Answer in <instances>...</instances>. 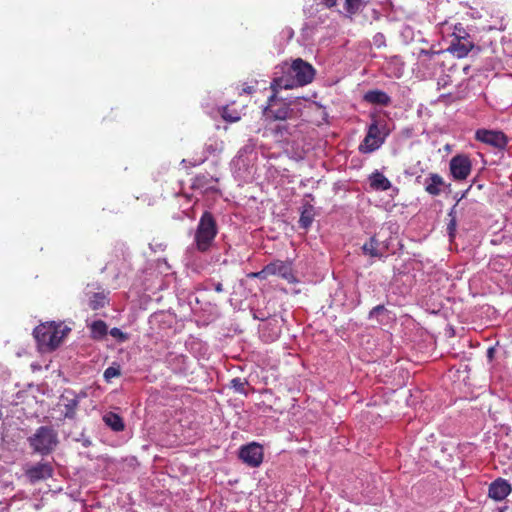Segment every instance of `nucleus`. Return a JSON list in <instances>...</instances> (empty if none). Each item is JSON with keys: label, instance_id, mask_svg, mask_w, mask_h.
<instances>
[{"label": "nucleus", "instance_id": "6e6552de", "mask_svg": "<svg viewBox=\"0 0 512 512\" xmlns=\"http://www.w3.org/2000/svg\"><path fill=\"white\" fill-rule=\"evenodd\" d=\"M239 458L251 468L259 467L264 458L263 446L256 442L243 445L239 450Z\"/></svg>", "mask_w": 512, "mask_h": 512}, {"label": "nucleus", "instance_id": "4468645a", "mask_svg": "<svg viewBox=\"0 0 512 512\" xmlns=\"http://www.w3.org/2000/svg\"><path fill=\"white\" fill-rule=\"evenodd\" d=\"M60 405L64 406L63 419H75L79 406V396L74 392L66 391L61 395Z\"/></svg>", "mask_w": 512, "mask_h": 512}, {"label": "nucleus", "instance_id": "a211bd4d", "mask_svg": "<svg viewBox=\"0 0 512 512\" xmlns=\"http://www.w3.org/2000/svg\"><path fill=\"white\" fill-rule=\"evenodd\" d=\"M85 296L87 298V306L90 310L95 311L108 305L107 295L103 291L92 292L87 290Z\"/></svg>", "mask_w": 512, "mask_h": 512}, {"label": "nucleus", "instance_id": "39448f33", "mask_svg": "<svg viewBox=\"0 0 512 512\" xmlns=\"http://www.w3.org/2000/svg\"><path fill=\"white\" fill-rule=\"evenodd\" d=\"M474 46V40L464 26L461 23L455 24L447 51L457 58H464L474 48Z\"/></svg>", "mask_w": 512, "mask_h": 512}, {"label": "nucleus", "instance_id": "f03ea898", "mask_svg": "<svg viewBox=\"0 0 512 512\" xmlns=\"http://www.w3.org/2000/svg\"><path fill=\"white\" fill-rule=\"evenodd\" d=\"M70 332V328L55 322L43 323L38 325L33 335L42 351H53L61 343L65 335Z\"/></svg>", "mask_w": 512, "mask_h": 512}, {"label": "nucleus", "instance_id": "423d86ee", "mask_svg": "<svg viewBox=\"0 0 512 512\" xmlns=\"http://www.w3.org/2000/svg\"><path fill=\"white\" fill-rule=\"evenodd\" d=\"M279 91L272 90L268 98V104L264 109V115L271 120H286L291 117L293 110L282 99L277 97Z\"/></svg>", "mask_w": 512, "mask_h": 512}, {"label": "nucleus", "instance_id": "aec40b11", "mask_svg": "<svg viewBox=\"0 0 512 512\" xmlns=\"http://www.w3.org/2000/svg\"><path fill=\"white\" fill-rule=\"evenodd\" d=\"M314 216V206L309 202L304 203L301 207V214L299 219L300 227L307 230L312 225Z\"/></svg>", "mask_w": 512, "mask_h": 512}, {"label": "nucleus", "instance_id": "f704fd0d", "mask_svg": "<svg viewBox=\"0 0 512 512\" xmlns=\"http://www.w3.org/2000/svg\"><path fill=\"white\" fill-rule=\"evenodd\" d=\"M488 352H489V354H492V353H493V348H490V349L488 350Z\"/></svg>", "mask_w": 512, "mask_h": 512}, {"label": "nucleus", "instance_id": "2eb2a0df", "mask_svg": "<svg viewBox=\"0 0 512 512\" xmlns=\"http://www.w3.org/2000/svg\"><path fill=\"white\" fill-rule=\"evenodd\" d=\"M511 490V485L507 480L498 478L490 484L488 495L496 501H501L510 494Z\"/></svg>", "mask_w": 512, "mask_h": 512}, {"label": "nucleus", "instance_id": "9b49d317", "mask_svg": "<svg viewBox=\"0 0 512 512\" xmlns=\"http://www.w3.org/2000/svg\"><path fill=\"white\" fill-rule=\"evenodd\" d=\"M25 475L31 483L46 480L53 475V467L49 462H39L25 470Z\"/></svg>", "mask_w": 512, "mask_h": 512}, {"label": "nucleus", "instance_id": "72a5a7b5", "mask_svg": "<svg viewBox=\"0 0 512 512\" xmlns=\"http://www.w3.org/2000/svg\"><path fill=\"white\" fill-rule=\"evenodd\" d=\"M254 91V88L252 86H246L243 88V92L247 94H252Z\"/></svg>", "mask_w": 512, "mask_h": 512}, {"label": "nucleus", "instance_id": "dca6fc26", "mask_svg": "<svg viewBox=\"0 0 512 512\" xmlns=\"http://www.w3.org/2000/svg\"><path fill=\"white\" fill-rule=\"evenodd\" d=\"M444 185L443 177L437 173H429L424 180V189L431 196H439Z\"/></svg>", "mask_w": 512, "mask_h": 512}, {"label": "nucleus", "instance_id": "bb28decb", "mask_svg": "<svg viewBox=\"0 0 512 512\" xmlns=\"http://www.w3.org/2000/svg\"><path fill=\"white\" fill-rule=\"evenodd\" d=\"M449 216L451 217V219H450L449 223L447 224V231H448L450 239H453L455 237L456 226H457L456 216L454 214V208H452L451 211L449 212Z\"/></svg>", "mask_w": 512, "mask_h": 512}, {"label": "nucleus", "instance_id": "4be33fe9", "mask_svg": "<svg viewBox=\"0 0 512 512\" xmlns=\"http://www.w3.org/2000/svg\"><path fill=\"white\" fill-rule=\"evenodd\" d=\"M379 242L378 240L373 236L367 241L363 246L362 250L366 255H369L371 257H380L381 254L378 251Z\"/></svg>", "mask_w": 512, "mask_h": 512}, {"label": "nucleus", "instance_id": "20e7f679", "mask_svg": "<svg viewBox=\"0 0 512 512\" xmlns=\"http://www.w3.org/2000/svg\"><path fill=\"white\" fill-rule=\"evenodd\" d=\"M28 443L33 452L42 456L51 454L59 444L58 433L48 426H40L35 433L28 438Z\"/></svg>", "mask_w": 512, "mask_h": 512}, {"label": "nucleus", "instance_id": "9d476101", "mask_svg": "<svg viewBox=\"0 0 512 512\" xmlns=\"http://www.w3.org/2000/svg\"><path fill=\"white\" fill-rule=\"evenodd\" d=\"M476 140L495 148L503 149L508 142L507 136L501 131L478 129L475 133Z\"/></svg>", "mask_w": 512, "mask_h": 512}, {"label": "nucleus", "instance_id": "f3484780", "mask_svg": "<svg viewBox=\"0 0 512 512\" xmlns=\"http://www.w3.org/2000/svg\"><path fill=\"white\" fill-rule=\"evenodd\" d=\"M363 100L373 105L389 106L391 104V97L379 89L368 90L363 95Z\"/></svg>", "mask_w": 512, "mask_h": 512}, {"label": "nucleus", "instance_id": "b1692460", "mask_svg": "<svg viewBox=\"0 0 512 512\" xmlns=\"http://www.w3.org/2000/svg\"><path fill=\"white\" fill-rule=\"evenodd\" d=\"M368 3L367 0H345L344 8L349 14L354 15Z\"/></svg>", "mask_w": 512, "mask_h": 512}, {"label": "nucleus", "instance_id": "c756f323", "mask_svg": "<svg viewBox=\"0 0 512 512\" xmlns=\"http://www.w3.org/2000/svg\"><path fill=\"white\" fill-rule=\"evenodd\" d=\"M222 117L224 120L229 122H236L240 119L238 115H232V113H229V109L227 107L223 109Z\"/></svg>", "mask_w": 512, "mask_h": 512}, {"label": "nucleus", "instance_id": "ddd939ff", "mask_svg": "<svg viewBox=\"0 0 512 512\" xmlns=\"http://www.w3.org/2000/svg\"><path fill=\"white\" fill-rule=\"evenodd\" d=\"M218 182V178H215L208 173L197 174L191 180V189L200 190L202 193L216 192L217 189L214 183Z\"/></svg>", "mask_w": 512, "mask_h": 512}, {"label": "nucleus", "instance_id": "1a4fd4ad", "mask_svg": "<svg viewBox=\"0 0 512 512\" xmlns=\"http://www.w3.org/2000/svg\"><path fill=\"white\" fill-rule=\"evenodd\" d=\"M450 173L454 180H466L472 170V162L469 156L465 154H457L450 159Z\"/></svg>", "mask_w": 512, "mask_h": 512}, {"label": "nucleus", "instance_id": "473e14b6", "mask_svg": "<svg viewBox=\"0 0 512 512\" xmlns=\"http://www.w3.org/2000/svg\"><path fill=\"white\" fill-rule=\"evenodd\" d=\"M214 290H215L216 292H218V293L223 292V290H224V289H223V285H222V283H220V282L215 283V284H214Z\"/></svg>", "mask_w": 512, "mask_h": 512}, {"label": "nucleus", "instance_id": "412c9836", "mask_svg": "<svg viewBox=\"0 0 512 512\" xmlns=\"http://www.w3.org/2000/svg\"><path fill=\"white\" fill-rule=\"evenodd\" d=\"M104 423L115 432L123 431L124 421L120 415L114 412H108L103 416Z\"/></svg>", "mask_w": 512, "mask_h": 512}, {"label": "nucleus", "instance_id": "393cba45", "mask_svg": "<svg viewBox=\"0 0 512 512\" xmlns=\"http://www.w3.org/2000/svg\"><path fill=\"white\" fill-rule=\"evenodd\" d=\"M230 385L236 392L247 395L246 386L248 382L246 380L236 377L230 381Z\"/></svg>", "mask_w": 512, "mask_h": 512}, {"label": "nucleus", "instance_id": "7ed1b4c3", "mask_svg": "<svg viewBox=\"0 0 512 512\" xmlns=\"http://www.w3.org/2000/svg\"><path fill=\"white\" fill-rule=\"evenodd\" d=\"M218 226L215 217L209 211L203 212L201 215L195 234L194 244L198 252H208L217 236Z\"/></svg>", "mask_w": 512, "mask_h": 512}, {"label": "nucleus", "instance_id": "0eeeda50", "mask_svg": "<svg viewBox=\"0 0 512 512\" xmlns=\"http://www.w3.org/2000/svg\"><path fill=\"white\" fill-rule=\"evenodd\" d=\"M385 137L381 136V131L377 120H374L368 127V131L363 141L359 145V151L367 154L377 150L383 143Z\"/></svg>", "mask_w": 512, "mask_h": 512}, {"label": "nucleus", "instance_id": "c9c22d12", "mask_svg": "<svg viewBox=\"0 0 512 512\" xmlns=\"http://www.w3.org/2000/svg\"><path fill=\"white\" fill-rule=\"evenodd\" d=\"M90 444L89 441H85L84 446H88Z\"/></svg>", "mask_w": 512, "mask_h": 512}, {"label": "nucleus", "instance_id": "2f4dec72", "mask_svg": "<svg viewBox=\"0 0 512 512\" xmlns=\"http://www.w3.org/2000/svg\"><path fill=\"white\" fill-rule=\"evenodd\" d=\"M385 310L384 305H377L369 313V317L372 318L374 315H377Z\"/></svg>", "mask_w": 512, "mask_h": 512}, {"label": "nucleus", "instance_id": "cd10ccee", "mask_svg": "<svg viewBox=\"0 0 512 512\" xmlns=\"http://www.w3.org/2000/svg\"><path fill=\"white\" fill-rule=\"evenodd\" d=\"M269 270L267 268V265L263 267L261 271L258 272H252L248 275L250 278H258L261 280L267 279L269 277Z\"/></svg>", "mask_w": 512, "mask_h": 512}, {"label": "nucleus", "instance_id": "5701e85b", "mask_svg": "<svg viewBox=\"0 0 512 512\" xmlns=\"http://www.w3.org/2000/svg\"><path fill=\"white\" fill-rule=\"evenodd\" d=\"M91 334L95 339L103 338L107 334V325L102 320L94 321L91 325Z\"/></svg>", "mask_w": 512, "mask_h": 512}, {"label": "nucleus", "instance_id": "c85d7f7f", "mask_svg": "<svg viewBox=\"0 0 512 512\" xmlns=\"http://www.w3.org/2000/svg\"><path fill=\"white\" fill-rule=\"evenodd\" d=\"M110 335L112 337L118 339L119 341H125L128 338L127 335L125 333H123L121 329L116 328V327H114L110 330Z\"/></svg>", "mask_w": 512, "mask_h": 512}, {"label": "nucleus", "instance_id": "f257e3e1", "mask_svg": "<svg viewBox=\"0 0 512 512\" xmlns=\"http://www.w3.org/2000/svg\"><path fill=\"white\" fill-rule=\"evenodd\" d=\"M315 68L301 58L292 61L283 75L276 77L270 84L271 90L292 89L310 84L315 78Z\"/></svg>", "mask_w": 512, "mask_h": 512}, {"label": "nucleus", "instance_id": "f8f14e48", "mask_svg": "<svg viewBox=\"0 0 512 512\" xmlns=\"http://www.w3.org/2000/svg\"><path fill=\"white\" fill-rule=\"evenodd\" d=\"M267 268L270 276H279L290 283L295 280L290 262L275 260L267 264Z\"/></svg>", "mask_w": 512, "mask_h": 512}, {"label": "nucleus", "instance_id": "a878e982", "mask_svg": "<svg viewBox=\"0 0 512 512\" xmlns=\"http://www.w3.org/2000/svg\"><path fill=\"white\" fill-rule=\"evenodd\" d=\"M120 374H121V371H120L119 365H113V366L108 367L104 371V379L107 382H109L111 379H113L115 377H119Z\"/></svg>", "mask_w": 512, "mask_h": 512}, {"label": "nucleus", "instance_id": "e433bc0d", "mask_svg": "<svg viewBox=\"0 0 512 512\" xmlns=\"http://www.w3.org/2000/svg\"><path fill=\"white\" fill-rule=\"evenodd\" d=\"M367 1L369 2L370 0H367Z\"/></svg>", "mask_w": 512, "mask_h": 512}, {"label": "nucleus", "instance_id": "6ab92c4d", "mask_svg": "<svg viewBox=\"0 0 512 512\" xmlns=\"http://www.w3.org/2000/svg\"><path fill=\"white\" fill-rule=\"evenodd\" d=\"M370 187L377 191H386L391 188V182L381 172L375 171L369 177Z\"/></svg>", "mask_w": 512, "mask_h": 512}, {"label": "nucleus", "instance_id": "7c9ffc66", "mask_svg": "<svg viewBox=\"0 0 512 512\" xmlns=\"http://www.w3.org/2000/svg\"><path fill=\"white\" fill-rule=\"evenodd\" d=\"M440 51H435L433 49H421L419 52V57H426L428 59H431L434 55L439 54Z\"/></svg>", "mask_w": 512, "mask_h": 512}]
</instances>
